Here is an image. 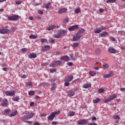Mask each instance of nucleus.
Returning a JSON list of instances; mask_svg holds the SVG:
<instances>
[{
	"instance_id": "1",
	"label": "nucleus",
	"mask_w": 125,
	"mask_h": 125,
	"mask_svg": "<svg viewBox=\"0 0 125 125\" xmlns=\"http://www.w3.org/2000/svg\"><path fill=\"white\" fill-rule=\"evenodd\" d=\"M20 18V17L18 15H14L7 17V19L9 21H18Z\"/></svg>"
},
{
	"instance_id": "2",
	"label": "nucleus",
	"mask_w": 125,
	"mask_h": 125,
	"mask_svg": "<svg viewBox=\"0 0 125 125\" xmlns=\"http://www.w3.org/2000/svg\"><path fill=\"white\" fill-rule=\"evenodd\" d=\"M35 115V113H28L24 115L22 118L23 121H26V120H30V119H32Z\"/></svg>"
},
{
	"instance_id": "3",
	"label": "nucleus",
	"mask_w": 125,
	"mask_h": 125,
	"mask_svg": "<svg viewBox=\"0 0 125 125\" xmlns=\"http://www.w3.org/2000/svg\"><path fill=\"white\" fill-rule=\"evenodd\" d=\"M60 114V111H56L54 112H52L50 116L48 117V119L49 120V121H53L54 120V118L56 115H59Z\"/></svg>"
},
{
	"instance_id": "4",
	"label": "nucleus",
	"mask_w": 125,
	"mask_h": 125,
	"mask_svg": "<svg viewBox=\"0 0 125 125\" xmlns=\"http://www.w3.org/2000/svg\"><path fill=\"white\" fill-rule=\"evenodd\" d=\"M115 98H117V94H114L113 95L109 96L107 99L104 101V102L105 103H108V102H110V101L114 100V99H115Z\"/></svg>"
},
{
	"instance_id": "5",
	"label": "nucleus",
	"mask_w": 125,
	"mask_h": 125,
	"mask_svg": "<svg viewBox=\"0 0 125 125\" xmlns=\"http://www.w3.org/2000/svg\"><path fill=\"white\" fill-rule=\"evenodd\" d=\"M80 27L79 26V25H75L70 26L68 28V30H69L70 32L76 31V30H78Z\"/></svg>"
},
{
	"instance_id": "6",
	"label": "nucleus",
	"mask_w": 125,
	"mask_h": 125,
	"mask_svg": "<svg viewBox=\"0 0 125 125\" xmlns=\"http://www.w3.org/2000/svg\"><path fill=\"white\" fill-rule=\"evenodd\" d=\"M62 64V61H55L51 64L52 67H57V66H59V65H61Z\"/></svg>"
},
{
	"instance_id": "7",
	"label": "nucleus",
	"mask_w": 125,
	"mask_h": 125,
	"mask_svg": "<svg viewBox=\"0 0 125 125\" xmlns=\"http://www.w3.org/2000/svg\"><path fill=\"white\" fill-rule=\"evenodd\" d=\"M10 33V30L7 28H2L0 29V34H9Z\"/></svg>"
},
{
	"instance_id": "8",
	"label": "nucleus",
	"mask_w": 125,
	"mask_h": 125,
	"mask_svg": "<svg viewBox=\"0 0 125 125\" xmlns=\"http://www.w3.org/2000/svg\"><path fill=\"white\" fill-rule=\"evenodd\" d=\"M4 94L7 95V96H13V95H15V92L14 91H6L4 92Z\"/></svg>"
},
{
	"instance_id": "9",
	"label": "nucleus",
	"mask_w": 125,
	"mask_h": 125,
	"mask_svg": "<svg viewBox=\"0 0 125 125\" xmlns=\"http://www.w3.org/2000/svg\"><path fill=\"white\" fill-rule=\"evenodd\" d=\"M88 123V121L85 119H83L82 120H79L77 122L78 125H86Z\"/></svg>"
},
{
	"instance_id": "10",
	"label": "nucleus",
	"mask_w": 125,
	"mask_h": 125,
	"mask_svg": "<svg viewBox=\"0 0 125 125\" xmlns=\"http://www.w3.org/2000/svg\"><path fill=\"white\" fill-rule=\"evenodd\" d=\"M2 102L3 103L1 104V105L3 106L4 107H7V106H8V101L6 99H4L3 100H2Z\"/></svg>"
},
{
	"instance_id": "11",
	"label": "nucleus",
	"mask_w": 125,
	"mask_h": 125,
	"mask_svg": "<svg viewBox=\"0 0 125 125\" xmlns=\"http://www.w3.org/2000/svg\"><path fill=\"white\" fill-rule=\"evenodd\" d=\"M61 60L68 62L70 60V58L68 56H63L61 58Z\"/></svg>"
},
{
	"instance_id": "12",
	"label": "nucleus",
	"mask_w": 125,
	"mask_h": 125,
	"mask_svg": "<svg viewBox=\"0 0 125 125\" xmlns=\"http://www.w3.org/2000/svg\"><path fill=\"white\" fill-rule=\"evenodd\" d=\"M50 2H49L47 3H45L42 6V8H46V9H49L50 8Z\"/></svg>"
},
{
	"instance_id": "13",
	"label": "nucleus",
	"mask_w": 125,
	"mask_h": 125,
	"mask_svg": "<svg viewBox=\"0 0 125 125\" xmlns=\"http://www.w3.org/2000/svg\"><path fill=\"white\" fill-rule=\"evenodd\" d=\"M17 113H18V112L17 111V110H13L10 114H8L9 117H15V116H16L17 115Z\"/></svg>"
},
{
	"instance_id": "14",
	"label": "nucleus",
	"mask_w": 125,
	"mask_h": 125,
	"mask_svg": "<svg viewBox=\"0 0 125 125\" xmlns=\"http://www.w3.org/2000/svg\"><path fill=\"white\" fill-rule=\"evenodd\" d=\"M108 50L109 52H110V53H112L114 54H115V53H117V51L116 50V49H115V48L113 47L108 48Z\"/></svg>"
},
{
	"instance_id": "15",
	"label": "nucleus",
	"mask_w": 125,
	"mask_h": 125,
	"mask_svg": "<svg viewBox=\"0 0 125 125\" xmlns=\"http://www.w3.org/2000/svg\"><path fill=\"white\" fill-rule=\"evenodd\" d=\"M73 79H74V76L70 75L64 79V82H72Z\"/></svg>"
},
{
	"instance_id": "16",
	"label": "nucleus",
	"mask_w": 125,
	"mask_h": 125,
	"mask_svg": "<svg viewBox=\"0 0 125 125\" xmlns=\"http://www.w3.org/2000/svg\"><path fill=\"white\" fill-rule=\"evenodd\" d=\"M50 49V46L49 45H46L42 47V51H46V50H49Z\"/></svg>"
},
{
	"instance_id": "17",
	"label": "nucleus",
	"mask_w": 125,
	"mask_h": 125,
	"mask_svg": "<svg viewBox=\"0 0 125 125\" xmlns=\"http://www.w3.org/2000/svg\"><path fill=\"white\" fill-rule=\"evenodd\" d=\"M67 10H68V9H67V8H62L60 9L58 12L59 14H62V13H65L67 12Z\"/></svg>"
},
{
	"instance_id": "18",
	"label": "nucleus",
	"mask_w": 125,
	"mask_h": 125,
	"mask_svg": "<svg viewBox=\"0 0 125 125\" xmlns=\"http://www.w3.org/2000/svg\"><path fill=\"white\" fill-rule=\"evenodd\" d=\"M55 28H56V25H50L49 27H47L46 28V30H47V31H51L54 29H55Z\"/></svg>"
},
{
	"instance_id": "19",
	"label": "nucleus",
	"mask_w": 125,
	"mask_h": 125,
	"mask_svg": "<svg viewBox=\"0 0 125 125\" xmlns=\"http://www.w3.org/2000/svg\"><path fill=\"white\" fill-rule=\"evenodd\" d=\"M68 95L69 97H72L75 95V92L73 90H70L68 92Z\"/></svg>"
},
{
	"instance_id": "20",
	"label": "nucleus",
	"mask_w": 125,
	"mask_h": 125,
	"mask_svg": "<svg viewBox=\"0 0 125 125\" xmlns=\"http://www.w3.org/2000/svg\"><path fill=\"white\" fill-rule=\"evenodd\" d=\"M113 76V73H109L107 75L104 74L103 75V78H104V79H108V78H111Z\"/></svg>"
},
{
	"instance_id": "21",
	"label": "nucleus",
	"mask_w": 125,
	"mask_h": 125,
	"mask_svg": "<svg viewBox=\"0 0 125 125\" xmlns=\"http://www.w3.org/2000/svg\"><path fill=\"white\" fill-rule=\"evenodd\" d=\"M108 35V32L107 31H104L102 33H101L100 34V37H101V38L103 37H105V36H107Z\"/></svg>"
},
{
	"instance_id": "22",
	"label": "nucleus",
	"mask_w": 125,
	"mask_h": 125,
	"mask_svg": "<svg viewBox=\"0 0 125 125\" xmlns=\"http://www.w3.org/2000/svg\"><path fill=\"white\" fill-rule=\"evenodd\" d=\"M28 57L29 58H37V55H36V54L33 53V54H30L28 55Z\"/></svg>"
},
{
	"instance_id": "23",
	"label": "nucleus",
	"mask_w": 125,
	"mask_h": 125,
	"mask_svg": "<svg viewBox=\"0 0 125 125\" xmlns=\"http://www.w3.org/2000/svg\"><path fill=\"white\" fill-rule=\"evenodd\" d=\"M91 87V84L86 83L84 84L83 86V88H88Z\"/></svg>"
},
{
	"instance_id": "24",
	"label": "nucleus",
	"mask_w": 125,
	"mask_h": 125,
	"mask_svg": "<svg viewBox=\"0 0 125 125\" xmlns=\"http://www.w3.org/2000/svg\"><path fill=\"white\" fill-rule=\"evenodd\" d=\"M100 101H101V99H100V98H98V99H94L93 100V102L94 104L99 103V102H100Z\"/></svg>"
},
{
	"instance_id": "25",
	"label": "nucleus",
	"mask_w": 125,
	"mask_h": 125,
	"mask_svg": "<svg viewBox=\"0 0 125 125\" xmlns=\"http://www.w3.org/2000/svg\"><path fill=\"white\" fill-rule=\"evenodd\" d=\"M53 37H54V38H55L56 39H60V38H61L62 37V35L59 33L58 34H54Z\"/></svg>"
},
{
	"instance_id": "26",
	"label": "nucleus",
	"mask_w": 125,
	"mask_h": 125,
	"mask_svg": "<svg viewBox=\"0 0 125 125\" xmlns=\"http://www.w3.org/2000/svg\"><path fill=\"white\" fill-rule=\"evenodd\" d=\"M37 38H38L37 35H31L29 36V39H31V40H36V39H37Z\"/></svg>"
},
{
	"instance_id": "27",
	"label": "nucleus",
	"mask_w": 125,
	"mask_h": 125,
	"mask_svg": "<svg viewBox=\"0 0 125 125\" xmlns=\"http://www.w3.org/2000/svg\"><path fill=\"white\" fill-rule=\"evenodd\" d=\"M80 45V44L78 42H74L71 44L72 47H78Z\"/></svg>"
},
{
	"instance_id": "28",
	"label": "nucleus",
	"mask_w": 125,
	"mask_h": 125,
	"mask_svg": "<svg viewBox=\"0 0 125 125\" xmlns=\"http://www.w3.org/2000/svg\"><path fill=\"white\" fill-rule=\"evenodd\" d=\"M79 40H80V38H79L78 36H76V35H75L73 37L72 41L73 42H78Z\"/></svg>"
},
{
	"instance_id": "29",
	"label": "nucleus",
	"mask_w": 125,
	"mask_h": 125,
	"mask_svg": "<svg viewBox=\"0 0 125 125\" xmlns=\"http://www.w3.org/2000/svg\"><path fill=\"white\" fill-rule=\"evenodd\" d=\"M117 1V0H107V3H114Z\"/></svg>"
},
{
	"instance_id": "30",
	"label": "nucleus",
	"mask_w": 125,
	"mask_h": 125,
	"mask_svg": "<svg viewBox=\"0 0 125 125\" xmlns=\"http://www.w3.org/2000/svg\"><path fill=\"white\" fill-rule=\"evenodd\" d=\"M75 13H76V14H78V13H80L81 12V8H77L74 10Z\"/></svg>"
},
{
	"instance_id": "31",
	"label": "nucleus",
	"mask_w": 125,
	"mask_h": 125,
	"mask_svg": "<svg viewBox=\"0 0 125 125\" xmlns=\"http://www.w3.org/2000/svg\"><path fill=\"white\" fill-rule=\"evenodd\" d=\"M102 31L101 29L98 28H97L94 30L95 34H99L100 33H101Z\"/></svg>"
},
{
	"instance_id": "32",
	"label": "nucleus",
	"mask_w": 125,
	"mask_h": 125,
	"mask_svg": "<svg viewBox=\"0 0 125 125\" xmlns=\"http://www.w3.org/2000/svg\"><path fill=\"white\" fill-rule=\"evenodd\" d=\"M55 89H56V84L54 83L53 84L52 87L51 88V91H53V90H55Z\"/></svg>"
},
{
	"instance_id": "33",
	"label": "nucleus",
	"mask_w": 125,
	"mask_h": 125,
	"mask_svg": "<svg viewBox=\"0 0 125 125\" xmlns=\"http://www.w3.org/2000/svg\"><path fill=\"white\" fill-rule=\"evenodd\" d=\"M48 83H42L40 84V85H41L42 86H48L49 85Z\"/></svg>"
},
{
	"instance_id": "34",
	"label": "nucleus",
	"mask_w": 125,
	"mask_h": 125,
	"mask_svg": "<svg viewBox=\"0 0 125 125\" xmlns=\"http://www.w3.org/2000/svg\"><path fill=\"white\" fill-rule=\"evenodd\" d=\"M67 33V30H61L60 31H59V34L60 35H63L65 33Z\"/></svg>"
},
{
	"instance_id": "35",
	"label": "nucleus",
	"mask_w": 125,
	"mask_h": 125,
	"mask_svg": "<svg viewBox=\"0 0 125 125\" xmlns=\"http://www.w3.org/2000/svg\"><path fill=\"white\" fill-rule=\"evenodd\" d=\"M101 52V50H100V49H96L95 50V53L97 55H99Z\"/></svg>"
},
{
	"instance_id": "36",
	"label": "nucleus",
	"mask_w": 125,
	"mask_h": 125,
	"mask_svg": "<svg viewBox=\"0 0 125 125\" xmlns=\"http://www.w3.org/2000/svg\"><path fill=\"white\" fill-rule=\"evenodd\" d=\"M109 65L107 63H104L103 65V69H108Z\"/></svg>"
},
{
	"instance_id": "37",
	"label": "nucleus",
	"mask_w": 125,
	"mask_h": 125,
	"mask_svg": "<svg viewBox=\"0 0 125 125\" xmlns=\"http://www.w3.org/2000/svg\"><path fill=\"white\" fill-rule=\"evenodd\" d=\"M84 32H85V30L83 28H81V29L78 30V33H79V34L84 33Z\"/></svg>"
},
{
	"instance_id": "38",
	"label": "nucleus",
	"mask_w": 125,
	"mask_h": 125,
	"mask_svg": "<svg viewBox=\"0 0 125 125\" xmlns=\"http://www.w3.org/2000/svg\"><path fill=\"white\" fill-rule=\"evenodd\" d=\"M75 115V112L73 111H70L68 113V116L69 117H73V116Z\"/></svg>"
},
{
	"instance_id": "39",
	"label": "nucleus",
	"mask_w": 125,
	"mask_h": 125,
	"mask_svg": "<svg viewBox=\"0 0 125 125\" xmlns=\"http://www.w3.org/2000/svg\"><path fill=\"white\" fill-rule=\"evenodd\" d=\"M96 74V73L94 71H90L89 72V75L91 76V77H93L95 76Z\"/></svg>"
},
{
	"instance_id": "40",
	"label": "nucleus",
	"mask_w": 125,
	"mask_h": 125,
	"mask_svg": "<svg viewBox=\"0 0 125 125\" xmlns=\"http://www.w3.org/2000/svg\"><path fill=\"white\" fill-rule=\"evenodd\" d=\"M114 120H120L121 119V117L119 115H115L113 116Z\"/></svg>"
},
{
	"instance_id": "41",
	"label": "nucleus",
	"mask_w": 125,
	"mask_h": 125,
	"mask_svg": "<svg viewBox=\"0 0 125 125\" xmlns=\"http://www.w3.org/2000/svg\"><path fill=\"white\" fill-rule=\"evenodd\" d=\"M41 42L42 43H44L45 42H47V39H42L41 40Z\"/></svg>"
},
{
	"instance_id": "42",
	"label": "nucleus",
	"mask_w": 125,
	"mask_h": 125,
	"mask_svg": "<svg viewBox=\"0 0 125 125\" xmlns=\"http://www.w3.org/2000/svg\"><path fill=\"white\" fill-rule=\"evenodd\" d=\"M4 113H6V114H7L8 116V115H9V113H10V109H5L4 110Z\"/></svg>"
},
{
	"instance_id": "43",
	"label": "nucleus",
	"mask_w": 125,
	"mask_h": 125,
	"mask_svg": "<svg viewBox=\"0 0 125 125\" xmlns=\"http://www.w3.org/2000/svg\"><path fill=\"white\" fill-rule=\"evenodd\" d=\"M76 36H77L79 39H81L82 38V36H83L82 35V34L81 33H79V32H78L76 34Z\"/></svg>"
},
{
	"instance_id": "44",
	"label": "nucleus",
	"mask_w": 125,
	"mask_h": 125,
	"mask_svg": "<svg viewBox=\"0 0 125 125\" xmlns=\"http://www.w3.org/2000/svg\"><path fill=\"white\" fill-rule=\"evenodd\" d=\"M55 42V40L53 39L52 38H50L49 40V42H50V43H53V42Z\"/></svg>"
},
{
	"instance_id": "45",
	"label": "nucleus",
	"mask_w": 125,
	"mask_h": 125,
	"mask_svg": "<svg viewBox=\"0 0 125 125\" xmlns=\"http://www.w3.org/2000/svg\"><path fill=\"white\" fill-rule=\"evenodd\" d=\"M28 94L29 95H30V96L34 95V94H35V91H29Z\"/></svg>"
},
{
	"instance_id": "46",
	"label": "nucleus",
	"mask_w": 125,
	"mask_h": 125,
	"mask_svg": "<svg viewBox=\"0 0 125 125\" xmlns=\"http://www.w3.org/2000/svg\"><path fill=\"white\" fill-rule=\"evenodd\" d=\"M12 100L13 101H18L19 100V97H14Z\"/></svg>"
},
{
	"instance_id": "47",
	"label": "nucleus",
	"mask_w": 125,
	"mask_h": 125,
	"mask_svg": "<svg viewBox=\"0 0 125 125\" xmlns=\"http://www.w3.org/2000/svg\"><path fill=\"white\" fill-rule=\"evenodd\" d=\"M69 22V19H65L63 21V24H67Z\"/></svg>"
},
{
	"instance_id": "48",
	"label": "nucleus",
	"mask_w": 125,
	"mask_h": 125,
	"mask_svg": "<svg viewBox=\"0 0 125 125\" xmlns=\"http://www.w3.org/2000/svg\"><path fill=\"white\" fill-rule=\"evenodd\" d=\"M104 91H105V90L103 88H100L99 89V92L100 93H102V92H104Z\"/></svg>"
},
{
	"instance_id": "49",
	"label": "nucleus",
	"mask_w": 125,
	"mask_h": 125,
	"mask_svg": "<svg viewBox=\"0 0 125 125\" xmlns=\"http://www.w3.org/2000/svg\"><path fill=\"white\" fill-rule=\"evenodd\" d=\"M110 41L111 42H116V39L114 37H110Z\"/></svg>"
},
{
	"instance_id": "50",
	"label": "nucleus",
	"mask_w": 125,
	"mask_h": 125,
	"mask_svg": "<svg viewBox=\"0 0 125 125\" xmlns=\"http://www.w3.org/2000/svg\"><path fill=\"white\" fill-rule=\"evenodd\" d=\"M64 85L65 86H69V85H70V83L68 82H66L64 83Z\"/></svg>"
},
{
	"instance_id": "51",
	"label": "nucleus",
	"mask_w": 125,
	"mask_h": 125,
	"mask_svg": "<svg viewBox=\"0 0 125 125\" xmlns=\"http://www.w3.org/2000/svg\"><path fill=\"white\" fill-rule=\"evenodd\" d=\"M25 123H26L28 125H32L33 124V122L32 121H25Z\"/></svg>"
},
{
	"instance_id": "52",
	"label": "nucleus",
	"mask_w": 125,
	"mask_h": 125,
	"mask_svg": "<svg viewBox=\"0 0 125 125\" xmlns=\"http://www.w3.org/2000/svg\"><path fill=\"white\" fill-rule=\"evenodd\" d=\"M32 82L26 83V85H28V86H31V85H32Z\"/></svg>"
},
{
	"instance_id": "53",
	"label": "nucleus",
	"mask_w": 125,
	"mask_h": 125,
	"mask_svg": "<svg viewBox=\"0 0 125 125\" xmlns=\"http://www.w3.org/2000/svg\"><path fill=\"white\" fill-rule=\"evenodd\" d=\"M38 13H39V14H41V15H42V14H43V11H42V10H40L38 11Z\"/></svg>"
},
{
	"instance_id": "54",
	"label": "nucleus",
	"mask_w": 125,
	"mask_h": 125,
	"mask_svg": "<svg viewBox=\"0 0 125 125\" xmlns=\"http://www.w3.org/2000/svg\"><path fill=\"white\" fill-rule=\"evenodd\" d=\"M16 4H17L18 5H20L21 3H22V2H21V1H17L16 2Z\"/></svg>"
},
{
	"instance_id": "55",
	"label": "nucleus",
	"mask_w": 125,
	"mask_h": 125,
	"mask_svg": "<svg viewBox=\"0 0 125 125\" xmlns=\"http://www.w3.org/2000/svg\"><path fill=\"white\" fill-rule=\"evenodd\" d=\"M21 50L23 52H25V51H28V49L26 48H24L21 49Z\"/></svg>"
},
{
	"instance_id": "56",
	"label": "nucleus",
	"mask_w": 125,
	"mask_h": 125,
	"mask_svg": "<svg viewBox=\"0 0 125 125\" xmlns=\"http://www.w3.org/2000/svg\"><path fill=\"white\" fill-rule=\"evenodd\" d=\"M35 18L36 19H38V20H41V19H42V17H41V16H37Z\"/></svg>"
},
{
	"instance_id": "57",
	"label": "nucleus",
	"mask_w": 125,
	"mask_h": 125,
	"mask_svg": "<svg viewBox=\"0 0 125 125\" xmlns=\"http://www.w3.org/2000/svg\"><path fill=\"white\" fill-rule=\"evenodd\" d=\"M70 57H71V58H72V60H76V58H73V54H70Z\"/></svg>"
},
{
	"instance_id": "58",
	"label": "nucleus",
	"mask_w": 125,
	"mask_h": 125,
	"mask_svg": "<svg viewBox=\"0 0 125 125\" xmlns=\"http://www.w3.org/2000/svg\"><path fill=\"white\" fill-rule=\"evenodd\" d=\"M56 70L54 69H50V72H51V73H54V72H56Z\"/></svg>"
},
{
	"instance_id": "59",
	"label": "nucleus",
	"mask_w": 125,
	"mask_h": 125,
	"mask_svg": "<svg viewBox=\"0 0 125 125\" xmlns=\"http://www.w3.org/2000/svg\"><path fill=\"white\" fill-rule=\"evenodd\" d=\"M118 34H119V35H122V34H125V32L123 31H119V32H118Z\"/></svg>"
},
{
	"instance_id": "60",
	"label": "nucleus",
	"mask_w": 125,
	"mask_h": 125,
	"mask_svg": "<svg viewBox=\"0 0 125 125\" xmlns=\"http://www.w3.org/2000/svg\"><path fill=\"white\" fill-rule=\"evenodd\" d=\"M59 123L58 122H53L52 123V125H58Z\"/></svg>"
},
{
	"instance_id": "61",
	"label": "nucleus",
	"mask_w": 125,
	"mask_h": 125,
	"mask_svg": "<svg viewBox=\"0 0 125 125\" xmlns=\"http://www.w3.org/2000/svg\"><path fill=\"white\" fill-rule=\"evenodd\" d=\"M92 121H96V120H97V118H96V117H92Z\"/></svg>"
},
{
	"instance_id": "62",
	"label": "nucleus",
	"mask_w": 125,
	"mask_h": 125,
	"mask_svg": "<svg viewBox=\"0 0 125 125\" xmlns=\"http://www.w3.org/2000/svg\"><path fill=\"white\" fill-rule=\"evenodd\" d=\"M120 91H125V87H122L120 88Z\"/></svg>"
},
{
	"instance_id": "63",
	"label": "nucleus",
	"mask_w": 125,
	"mask_h": 125,
	"mask_svg": "<svg viewBox=\"0 0 125 125\" xmlns=\"http://www.w3.org/2000/svg\"><path fill=\"white\" fill-rule=\"evenodd\" d=\"M29 20H30L31 21H34V17H29Z\"/></svg>"
},
{
	"instance_id": "64",
	"label": "nucleus",
	"mask_w": 125,
	"mask_h": 125,
	"mask_svg": "<svg viewBox=\"0 0 125 125\" xmlns=\"http://www.w3.org/2000/svg\"><path fill=\"white\" fill-rule=\"evenodd\" d=\"M34 125H40V123L38 122H36L34 124Z\"/></svg>"
}]
</instances>
